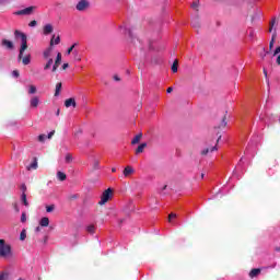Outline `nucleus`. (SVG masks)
<instances>
[{"instance_id": "obj_34", "label": "nucleus", "mask_w": 280, "mask_h": 280, "mask_svg": "<svg viewBox=\"0 0 280 280\" xmlns=\"http://www.w3.org/2000/svg\"><path fill=\"white\" fill-rule=\"evenodd\" d=\"M77 46L78 44H73L70 48H68L67 50L68 56L71 54V51H73V49H75Z\"/></svg>"}, {"instance_id": "obj_19", "label": "nucleus", "mask_w": 280, "mask_h": 280, "mask_svg": "<svg viewBox=\"0 0 280 280\" xmlns=\"http://www.w3.org/2000/svg\"><path fill=\"white\" fill-rule=\"evenodd\" d=\"M46 60H47V62H46V65L44 66V71H48V69H51V66L54 65V59L48 58V59H46Z\"/></svg>"}, {"instance_id": "obj_4", "label": "nucleus", "mask_w": 280, "mask_h": 280, "mask_svg": "<svg viewBox=\"0 0 280 280\" xmlns=\"http://www.w3.org/2000/svg\"><path fill=\"white\" fill-rule=\"evenodd\" d=\"M228 122H226V114L222 117L221 122L218 127H214V130L217 132V141H220L222 139V135H220V131L222 128H226Z\"/></svg>"}, {"instance_id": "obj_18", "label": "nucleus", "mask_w": 280, "mask_h": 280, "mask_svg": "<svg viewBox=\"0 0 280 280\" xmlns=\"http://www.w3.org/2000/svg\"><path fill=\"white\" fill-rule=\"evenodd\" d=\"M2 47H5L7 49H14V43L8 39H2Z\"/></svg>"}, {"instance_id": "obj_27", "label": "nucleus", "mask_w": 280, "mask_h": 280, "mask_svg": "<svg viewBox=\"0 0 280 280\" xmlns=\"http://www.w3.org/2000/svg\"><path fill=\"white\" fill-rule=\"evenodd\" d=\"M192 27H195L196 30H198L200 27V21L198 19H195L191 22Z\"/></svg>"}, {"instance_id": "obj_37", "label": "nucleus", "mask_w": 280, "mask_h": 280, "mask_svg": "<svg viewBox=\"0 0 280 280\" xmlns=\"http://www.w3.org/2000/svg\"><path fill=\"white\" fill-rule=\"evenodd\" d=\"M176 218V213L172 212L171 214H168V222H172V220H174Z\"/></svg>"}, {"instance_id": "obj_8", "label": "nucleus", "mask_w": 280, "mask_h": 280, "mask_svg": "<svg viewBox=\"0 0 280 280\" xmlns=\"http://www.w3.org/2000/svg\"><path fill=\"white\" fill-rule=\"evenodd\" d=\"M62 63V54L58 52L55 63L52 65V73H56L58 71V67Z\"/></svg>"}, {"instance_id": "obj_16", "label": "nucleus", "mask_w": 280, "mask_h": 280, "mask_svg": "<svg viewBox=\"0 0 280 280\" xmlns=\"http://www.w3.org/2000/svg\"><path fill=\"white\" fill-rule=\"evenodd\" d=\"M54 135H56V130H52L48 133V136L42 133L38 136V141H45V139H51V137H54Z\"/></svg>"}, {"instance_id": "obj_14", "label": "nucleus", "mask_w": 280, "mask_h": 280, "mask_svg": "<svg viewBox=\"0 0 280 280\" xmlns=\"http://www.w3.org/2000/svg\"><path fill=\"white\" fill-rule=\"evenodd\" d=\"M26 168L30 171L32 170H38V159L37 158H33V162L26 166Z\"/></svg>"}, {"instance_id": "obj_42", "label": "nucleus", "mask_w": 280, "mask_h": 280, "mask_svg": "<svg viewBox=\"0 0 280 280\" xmlns=\"http://www.w3.org/2000/svg\"><path fill=\"white\" fill-rule=\"evenodd\" d=\"M278 54H280V46H278L275 51H273V56H277Z\"/></svg>"}, {"instance_id": "obj_46", "label": "nucleus", "mask_w": 280, "mask_h": 280, "mask_svg": "<svg viewBox=\"0 0 280 280\" xmlns=\"http://www.w3.org/2000/svg\"><path fill=\"white\" fill-rule=\"evenodd\" d=\"M55 45H60V36H57V38L55 39Z\"/></svg>"}, {"instance_id": "obj_33", "label": "nucleus", "mask_w": 280, "mask_h": 280, "mask_svg": "<svg viewBox=\"0 0 280 280\" xmlns=\"http://www.w3.org/2000/svg\"><path fill=\"white\" fill-rule=\"evenodd\" d=\"M54 209H56V206H55V205H50V206H47V207H46L47 213H51V211H54Z\"/></svg>"}, {"instance_id": "obj_36", "label": "nucleus", "mask_w": 280, "mask_h": 280, "mask_svg": "<svg viewBox=\"0 0 280 280\" xmlns=\"http://www.w3.org/2000/svg\"><path fill=\"white\" fill-rule=\"evenodd\" d=\"M38 24V22H36V20H33L30 22L28 26L30 27H36V25Z\"/></svg>"}, {"instance_id": "obj_26", "label": "nucleus", "mask_w": 280, "mask_h": 280, "mask_svg": "<svg viewBox=\"0 0 280 280\" xmlns=\"http://www.w3.org/2000/svg\"><path fill=\"white\" fill-rule=\"evenodd\" d=\"M172 71L173 73H177L178 72V59H175L173 65H172Z\"/></svg>"}, {"instance_id": "obj_2", "label": "nucleus", "mask_w": 280, "mask_h": 280, "mask_svg": "<svg viewBox=\"0 0 280 280\" xmlns=\"http://www.w3.org/2000/svg\"><path fill=\"white\" fill-rule=\"evenodd\" d=\"M10 255H12V246L0 238V257H10Z\"/></svg>"}, {"instance_id": "obj_52", "label": "nucleus", "mask_w": 280, "mask_h": 280, "mask_svg": "<svg viewBox=\"0 0 280 280\" xmlns=\"http://www.w3.org/2000/svg\"><path fill=\"white\" fill-rule=\"evenodd\" d=\"M264 75L265 78H268V71L266 69H264Z\"/></svg>"}, {"instance_id": "obj_39", "label": "nucleus", "mask_w": 280, "mask_h": 280, "mask_svg": "<svg viewBox=\"0 0 280 280\" xmlns=\"http://www.w3.org/2000/svg\"><path fill=\"white\" fill-rule=\"evenodd\" d=\"M21 222H27V217H26L25 212H23L21 215Z\"/></svg>"}, {"instance_id": "obj_56", "label": "nucleus", "mask_w": 280, "mask_h": 280, "mask_svg": "<svg viewBox=\"0 0 280 280\" xmlns=\"http://www.w3.org/2000/svg\"><path fill=\"white\" fill-rule=\"evenodd\" d=\"M112 172H113V173L117 172V168H112Z\"/></svg>"}, {"instance_id": "obj_9", "label": "nucleus", "mask_w": 280, "mask_h": 280, "mask_svg": "<svg viewBox=\"0 0 280 280\" xmlns=\"http://www.w3.org/2000/svg\"><path fill=\"white\" fill-rule=\"evenodd\" d=\"M90 3L86 0H81L77 3V10L79 12H84V10H88Z\"/></svg>"}, {"instance_id": "obj_21", "label": "nucleus", "mask_w": 280, "mask_h": 280, "mask_svg": "<svg viewBox=\"0 0 280 280\" xmlns=\"http://www.w3.org/2000/svg\"><path fill=\"white\" fill-rule=\"evenodd\" d=\"M57 178H58V180L65 182V180H67V174H65V172L58 171Z\"/></svg>"}, {"instance_id": "obj_15", "label": "nucleus", "mask_w": 280, "mask_h": 280, "mask_svg": "<svg viewBox=\"0 0 280 280\" xmlns=\"http://www.w3.org/2000/svg\"><path fill=\"white\" fill-rule=\"evenodd\" d=\"M261 275V269L254 268L249 271V279H255V277H259Z\"/></svg>"}, {"instance_id": "obj_31", "label": "nucleus", "mask_w": 280, "mask_h": 280, "mask_svg": "<svg viewBox=\"0 0 280 280\" xmlns=\"http://www.w3.org/2000/svg\"><path fill=\"white\" fill-rule=\"evenodd\" d=\"M34 93H36V88H35V85H30L28 94H30V95H34Z\"/></svg>"}, {"instance_id": "obj_28", "label": "nucleus", "mask_w": 280, "mask_h": 280, "mask_svg": "<svg viewBox=\"0 0 280 280\" xmlns=\"http://www.w3.org/2000/svg\"><path fill=\"white\" fill-rule=\"evenodd\" d=\"M27 237V231L22 230V232L20 233V240L21 242H24V240Z\"/></svg>"}, {"instance_id": "obj_24", "label": "nucleus", "mask_w": 280, "mask_h": 280, "mask_svg": "<svg viewBox=\"0 0 280 280\" xmlns=\"http://www.w3.org/2000/svg\"><path fill=\"white\" fill-rule=\"evenodd\" d=\"M21 200L24 207H30V202H27V195L25 192H22Z\"/></svg>"}, {"instance_id": "obj_55", "label": "nucleus", "mask_w": 280, "mask_h": 280, "mask_svg": "<svg viewBox=\"0 0 280 280\" xmlns=\"http://www.w3.org/2000/svg\"><path fill=\"white\" fill-rule=\"evenodd\" d=\"M56 115L58 116V115H60V109H57V113H56Z\"/></svg>"}, {"instance_id": "obj_17", "label": "nucleus", "mask_w": 280, "mask_h": 280, "mask_svg": "<svg viewBox=\"0 0 280 280\" xmlns=\"http://www.w3.org/2000/svg\"><path fill=\"white\" fill-rule=\"evenodd\" d=\"M44 35L48 36V34H51L54 32V26L51 24H46L43 28Z\"/></svg>"}, {"instance_id": "obj_58", "label": "nucleus", "mask_w": 280, "mask_h": 280, "mask_svg": "<svg viewBox=\"0 0 280 280\" xmlns=\"http://www.w3.org/2000/svg\"><path fill=\"white\" fill-rule=\"evenodd\" d=\"M0 3H3V0H0Z\"/></svg>"}, {"instance_id": "obj_32", "label": "nucleus", "mask_w": 280, "mask_h": 280, "mask_svg": "<svg viewBox=\"0 0 280 280\" xmlns=\"http://www.w3.org/2000/svg\"><path fill=\"white\" fill-rule=\"evenodd\" d=\"M86 231H88V233H91V234L95 233V225H89L86 228Z\"/></svg>"}, {"instance_id": "obj_3", "label": "nucleus", "mask_w": 280, "mask_h": 280, "mask_svg": "<svg viewBox=\"0 0 280 280\" xmlns=\"http://www.w3.org/2000/svg\"><path fill=\"white\" fill-rule=\"evenodd\" d=\"M112 197H113V189L107 188L105 191H103L101 196V200L98 201V205H106V202H108V200H110Z\"/></svg>"}, {"instance_id": "obj_30", "label": "nucleus", "mask_w": 280, "mask_h": 280, "mask_svg": "<svg viewBox=\"0 0 280 280\" xmlns=\"http://www.w3.org/2000/svg\"><path fill=\"white\" fill-rule=\"evenodd\" d=\"M66 163H72L73 162V155H71L70 153H68L66 155V159H65Z\"/></svg>"}, {"instance_id": "obj_38", "label": "nucleus", "mask_w": 280, "mask_h": 280, "mask_svg": "<svg viewBox=\"0 0 280 280\" xmlns=\"http://www.w3.org/2000/svg\"><path fill=\"white\" fill-rule=\"evenodd\" d=\"M93 170H100V161H94Z\"/></svg>"}, {"instance_id": "obj_10", "label": "nucleus", "mask_w": 280, "mask_h": 280, "mask_svg": "<svg viewBox=\"0 0 280 280\" xmlns=\"http://www.w3.org/2000/svg\"><path fill=\"white\" fill-rule=\"evenodd\" d=\"M215 150H218V143H215L214 145L207 147L206 149H203L201 151V156H207V154H209V152H215Z\"/></svg>"}, {"instance_id": "obj_59", "label": "nucleus", "mask_w": 280, "mask_h": 280, "mask_svg": "<svg viewBox=\"0 0 280 280\" xmlns=\"http://www.w3.org/2000/svg\"><path fill=\"white\" fill-rule=\"evenodd\" d=\"M278 250H280V248H278Z\"/></svg>"}, {"instance_id": "obj_23", "label": "nucleus", "mask_w": 280, "mask_h": 280, "mask_svg": "<svg viewBox=\"0 0 280 280\" xmlns=\"http://www.w3.org/2000/svg\"><path fill=\"white\" fill-rule=\"evenodd\" d=\"M40 226H49V218L44 217L39 221Z\"/></svg>"}, {"instance_id": "obj_54", "label": "nucleus", "mask_w": 280, "mask_h": 280, "mask_svg": "<svg viewBox=\"0 0 280 280\" xmlns=\"http://www.w3.org/2000/svg\"><path fill=\"white\" fill-rule=\"evenodd\" d=\"M35 231H36V233H39L40 226H37V228L35 229Z\"/></svg>"}, {"instance_id": "obj_44", "label": "nucleus", "mask_w": 280, "mask_h": 280, "mask_svg": "<svg viewBox=\"0 0 280 280\" xmlns=\"http://www.w3.org/2000/svg\"><path fill=\"white\" fill-rule=\"evenodd\" d=\"M198 5H199V2H192L191 8H194V10H196L198 8Z\"/></svg>"}, {"instance_id": "obj_51", "label": "nucleus", "mask_w": 280, "mask_h": 280, "mask_svg": "<svg viewBox=\"0 0 280 280\" xmlns=\"http://www.w3.org/2000/svg\"><path fill=\"white\" fill-rule=\"evenodd\" d=\"M172 91H174V88H167L166 93H172Z\"/></svg>"}, {"instance_id": "obj_1", "label": "nucleus", "mask_w": 280, "mask_h": 280, "mask_svg": "<svg viewBox=\"0 0 280 280\" xmlns=\"http://www.w3.org/2000/svg\"><path fill=\"white\" fill-rule=\"evenodd\" d=\"M14 36L15 38H21V43H22L20 47L18 60H22V63L24 66H27L30 65V62H32L31 55H26L25 57H23V54H25V50L27 49V35H25V33L21 31H14Z\"/></svg>"}, {"instance_id": "obj_22", "label": "nucleus", "mask_w": 280, "mask_h": 280, "mask_svg": "<svg viewBox=\"0 0 280 280\" xmlns=\"http://www.w3.org/2000/svg\"><path fill=\"white\" fill-rule=\"evenodd\" d=\"M275 40H277V32H275L271 36V40L269 43V49L272 50V47H275Z\"/></svg>"}, {"instance_id": "obj_57", "label": "nucleus", "mask_w": 280, "mask_h": 280, "mask_svg": "<svg viewBox=\"0 0 280 280\" xmlns=\"http://www.w3.org/2000/svg\"><path fill=\"white\" fill-rule=\"evenodd\" d=\"M201 178H205V174L203 173L201 174Z\"/></svg>"}, {"instance_id": "obj_11", "label": "nucleus", "mask_w": 280, "mask_h": 280, "mask_svg": "<svg viewBox=\"0 0 280 280\" xmlns=\"http://www.w3.org/2000/svg\"><path fill=\"white\" fill-rule=\"evenodd\" d=\"M122 174H124L125 178H129V176H132V174H135V168L132 166L128 165L124 168Z\"/></svg>"}, {"instance_id": "obj_43", "label": "nucleus", "mask_w": 280, "mask_h": 280, "mask_svg": "<svg viewBox=\"0 0 280 280\" xmlns=\"http://www.w3.org/2000/svg\"><path fill=\"white\" fill-rule=\"evenodd\" d=\"M114 80H115V82H121V79L117 74L114 75Z\"/></svg>"}, {"instance_id": "obj_48", "label": "nucleus", "mask_w": 280, "mask_h": 280, "mask_svg": "<svg viewBox=\"0 0 280 280\" xmlns=\"http://www.w3.org/2000/svg\"><path fill=\"white\" fill-rule=\"evenodd\" d=\"M165 189H167V185H164V186L160 189V194H163V191H165Z\"/></svg>"}, {"instance_id": "obj_45", "label": "nucleus", "mask_w": 280, "mask_h": 280, "mask_svg": "<svg viewBox=\"0 0 280 280\" xmlns=\"http://www.w3.org/2000/svg\"><path fill=\"white\" fill-rule=\"evenodd\" d=\"M272 27H275V20H272L271 23H270L269 32H272Z\"/></svg>"}, {"instance_id": "obj_20", "label": "nucleus", "mask_w": 280, "mask_h": 280, "mask_svg": "<svg viewBox=\"0 0 280 280\" xmlns=\"http://www.w3.org/2000/svg\"><path fill=\"white\" fill-rule=\"evenodd\" d=\"M60 91H62V82L56 84L55 97H58V95H60Z\"/></svg>"}, {"instance_id": "obj_13", "label": "nucleus", "mask_w": 280, "mask_h": 280, "mask_svg": "<svg viewBox=\"0 0 280 280\" xmlns=\"http://www.w3.org/2000/svg\"><path fill=\"white\" fill-rule=\"evenodd\" d=\"M31 108H38V104H40V98L38 96H33L30 101Z\"/></svg>"}, {"instance_id": "obj_47", "label": "nucleus", "mask_w": 280, "mask_h": 280, "mask_svg": "<svg viewBox=\"0 0 280 280\" xmlns=\"http://www.w3.org/2000/svg\"><path fill=\"white\" fill-rule=\"evenodd\" d=\"M22 191H23V194H25V191H27V186H25V184L22 185Z\"/></svg>"}, {"instance_id": "obj_29", "label": "nucleus", "mask_w": 280, "mask_h": 280, "mask_svg": "<svg viewBox=\"0 0 280 280\" xmlns=\"http://www.w3.org/2000/svg\"><path fill=\"white\" fill-rule=\"evenodd\" d=\"M141 139H143V133H138V135H136L132 139H131V141H141Z\"/></svg>"}, {"instance_id": "obj_5", "label": "nucleus", "mask_w": 280, "mask_h": 280, "mask_svg": "<svg viewBox=\"0 0 280 280\" xmlns=\"http://www.w3.org/2000/svg\"><path fill=\"white\" fill-rule=\"evenodd\" d=\"M137 144L138 147L136 148L135 154H141L145 150V148H148V143L145 142L140 143L139 141H131V145Z\"/></svg>"}, {"instance_id": "obj_49", "label": "nucleus", "mask_w": 280, "mask_h": 280, "mask_svg": "<svg viewBox=\"0 0 280 280\" xmlns=\"http://www.w3.org/2000/svg\"><path fill=\"white\" fill-rule=\"evenodd\" d=\"M62 69H63V70L69 69V63H63V65H62Z\"/></svg>"}, {"instance_id": "obj_12", "label": "nucleus", "mask_w": 280, "mask_h": 280, "mask_svg": "<svg viewBox=\"0 0 280 280\" xmlns=\"http://www.w3.org/2000/svg\"><path fill=\"white\" fill-rule=\"evenodd\" d=\"M65 106H66V108H71V106L73 108H75V106H78V103H75V98L70 97V98L65 101Z\"/></svg>"}, {"instance_id": "obj_53", "label": "nucleus", "mask_w": 280, "mask_h": 280, "mask_svg": "<svg viewBox=\"0 0 280 280\" xmlns=\"http://www.w3.org/2000/svg\"><path fill=\"white\" fill-rule=\"evenodd\" d=\"M276 62H277V65H280V55L277 57Z\"/></svg>"}, {"instance_id": "obj_25", "label": "nucleus", "mask_w": 280, "mask_h": 280, "mask_svg": "<svg viewBox=\"0 0 280 280\" xmlns=\"http://www.w3.org/2000/svg\"><path fill=\"white\" fill-rule=\"evenodd\" d=\"M119 30H124V34H126V32H128L129 37L132 38V31H130V28H128L127 25L119 26Z\"/></svg>"}, {"instance_id": "obj_50", "label": "nucleus", "mask_w": 280, "mask_h": 280, "mask_svg": "<svg viewBox=\"0 0 280 280\" xmlns=\"http://www.w3.org/2000/svg\"><path fill=\"white\" fill-rule=\"evenodd\" d=\"M14 210L16 211V213H19V211H20L19 205L14 203Z\"/></svg>"}, {"instance_id": "obj_7", "label": "nucleus", "mask_w": 280, "mask_h": 280, "mask_svg": "<svg viewBox=\"0 0 280 280\" xmlns=\"http://www.w3.org/2000/svg\"><path fill=\"white\" fill-rule=\"evenodd\" d=\"M34 10H36V7H27L23 10L16 11L15 14L18 16L30 15L32 12H34Z\"/></svg>"}, {"instance_id": "obj_40", "label": "nucleus", "mask_w": 280, "mask_h": 280, "mask_svg": "<svg viewBox=\"0 0 280 280\" xmlns=\"http://www.w3.org/2000/svg\"><path fill=\"white\" fill-rule=\"evenodd\" d=\"M12 75H13V78H19V75H21V74H20L19 70H13Z\"/></svg>"}, {"instance_id": "obj_6", "label": "nucleus", "mask_w": 280, "mask_h": 280, "mask_svg": "<svg viewBox=\"0 0 280 280\" xmlns=\"http://www.w3.org/2000/svg\"><path fill=\"white\" fill-rule=\"evenodd\" d=\"M54 38H56V35H52V38L50 39V47H48L43 52V57L45 58V60H49V58L51 57V51H54Z\"/></svg>"}, {"instance_id": "obj_35", "label": "nucleus", "mask_w": 280, "mask_h": 280, "mask_svg": "<svg viewBox=\"0 0 280 280\" xmlns=\"http://www.w3.org/2000/svg\"><path fill=\"white\" fill-rule=\"evenodd\" d=\"M73 56H74V60H77L78 62H80V60H82L79 55H78V50H73Z\"/></svg>"}, {"instance_id": "obj_41", "label": "nucleus", "mask_w": 280, "mask_h": 280, "mask_svg": "<svg viewBox=\"0 0 280 280\" xmlns=\"http://www.w3.org/2000/svg\"><path fill=\"white\" fill-rule=\"evenodd\" d=\"M5 277H8V273L5 272L0 273V280H5Z\"/></svg>"}]
</instances>
